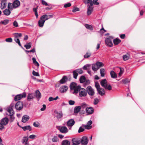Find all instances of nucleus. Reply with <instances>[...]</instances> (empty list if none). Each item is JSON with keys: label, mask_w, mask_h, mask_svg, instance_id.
I'll use <instances>...</instances> for the list:
<instances>
[{"label": "nucleus", "mask_w": 145, "mask_h": 145, "mask_svg": "<svg viewBox=\"0 0 145 145\" xmlns=\"http://www.w3.org/2000/svg\"><path fill=\"white\" fill-rule=\"evenodd\" d=\"M52 17L51 15H48L46 14H44L41 17L40 19L38 21V24L39 26L40 27H42L45 20H47L50 18Z\"/></svg>", "instance_id": "1"}, {"label": "nucleus", "mask_w": 145, "mask_h": 145, "mask_svg": "<svg viewBox=\"0 0 145 145\" xmlns=\"http://www.w3.org/2000/svg\"><path fill=\"white\" fill-rule=\"evenodd\" d=\"M70 88L71 90L73 91L72 93L75 94L79 92L81 88L80 86H77L76 84L74 82H72L71 84Z\"/></svg>", "instance_id": "2"}, {"label": "nucleus", "mask_w": 145, "mask_h": 145, "mask_svg": "<svg viewBox=\"0 0 145 145\" xmlns=\"http://www.w3.org/2000/svg\"><path fill=\"white\" fill-rule=\"evenodd\" d=\"M101 86L104 88L106 89H108L109 90H111L112 89V87L109 84H108L107 83V81L106 79L103 80L101 82Z\"/></svg>", "instance_id": "3"}, {"label": "nucleus", "mask_w": 145, "mask_h": 145, "mask_svg": "<svg viewBox=\"0 0 145 145\" xmlns=\"http://www.w3.org/2000/svg\"><path fill=\"white\" fill-rule=\"evenodd\" d=\"M57 128L61 133H66L68 132V129L64 126H59Z\"/></svg>", "instance_id": "4"}, {"label": "nucleus", "mask_w": 145, "mask_h": 145, "mask_svg": "<svg viewBox=\"0 0 145 145\" xmlns=\"http://www.w3.org/2000/svg\"><path fill=\"white\" fill-rule=\"evenodd\" d=\"M113 39V37L112 36H110L106 38L105 40L106 45L108 46L112 47L113 46V43L112 40Z\"/></svg>", "instance_id": "5"}, {"label": "nucleus", "mask_w": 145, "mask_h": 145, "mask_svg": "<svg viewBox=\"0 0 145 145\" xmlns=\"http://www.w3.org/2000/svg\"><path fill=\"white\" fill-rule=\"evenodd\" d=\"M26 93L24 92L22 94H18L16 96L14 97V100L15 101H17L21 99L22 98L26 97Z\"/></svg>", "instance_id": "6"}, {"label": "nucleus", "mask_w": 145, "mask_h": 145, "mask_svg": "<svg viewBox=\"0 0 145 145\" xmlns=\"http://www.w3.org/2000/svg\"><path fill=\"white\" fill-rule=\"evenodd\" d=\"M86 92H88L89 95L91 96L93 95L95 92L94 89L90 86H88L86 88Z\"/></svg>", "instance_id": "7"}, {"label": "nucleus", "mask_w": 145, "mask_h": 145, "mask_svg": "<svg viewBox=\"0 0 145 145\" xmlns=\"http://www.w3.org/2000/svg\"><path fill=\"white\" fill-rule=\"evenodd\" d=\"M23 104L21 101H18L15 105V108L17 110H20L22 109L23 108Z\"/></svg>", "instance_id": "8"}, {"label": "nucleus", "mask_w": 145, "mask_h": 145, "mask_svg": "<svg viewBox=\"0 0 145 145\" xmlns=\"http://www.w3.org/2000/svg\"><path fill=\"white\" fill-rule=\"evenodd\" d=\"M79 92V95L80 97H85L87 95L86 89L84 88H81Z\"/></svg>", "instance_id": "9"}, {"label": "nucleus", "mask_w": 145, "mask_h": 145, "mask_svg": "<svg viewBox=\"0 0 145 145\" xmlns=\"http://www.w3.org/2000/svg\"><path fill=\"white\" fill-rule=\"evenodd\" d=\"M92 6L93 4L92 3H91V5H88L87 6L88 8L87 13L88 15H90L93 11V7H92Z\"/></svg>", "instance_id": "10"}, {"label": "nucleus", "mask_w": 145, "mask_h": 145, "mask_svg": "<svg viewBox=\"0 0 145 145\" xmlns=\"http://www.w3.org/2000/svg\"><path fill=\"white\" fill-rule=\"evenodd\" d=\"M9 121L8 118L5 117L3 118L0 121V122L4 126L6 125L8 123Z\"/></svg>", "instance_id": "11"}, {"label": "nucleus", "mask_w": 145, "mask_h": 145, "mask_svg": "<svg viewBox=\"0 0 145 145\" xmlns=\"http://www.w3.org/2000/svg\"><path fill=\"white\" fill-rule=\"evenodd\" d=\"M68 89V86L66 85L62 86L59 88V91L61 93L66 92Z\"/></svg>", "instance_id": "12"}, {"label": "nucleus", "mask_w": 145, "mask_h": 145, "mask_svg": "<svg viewBox=\"0 0 145 145\" xmlns=\"http://www.w3.org/2000/svg\"><path fill=\"white\" fill-rule=\"evenodd\" d=\"M80 142L82 145H87L88 142L87 138L86 136L83 137Z\"/></svg>", "instance_id": "13"}, {"label": "nucleus", "mask_w": 145, "mask_h": 145, "mask_svg": "<svg viewBox=\"0 0 145 145\" xmlns=\"http://www.w3.org/2000/svg\"><path fill=\"white\" fill-rule=\"evenodd\" d=\"M72 145H78L80 144L81 142L78 138H74L72 139Z\"/></svg>", "instance_id": "14"}, {"label": "nucleus", "mask_w": 145, "mask_h": 145, "mask_svg": "<svg viewBox=\"0 0 145 145\" xmlns=\"http://www.w3.org/2000/svg\"><path fill=\"white\" fill-rule=\"evenodd\" d=\"M68 79L66 76H63L62 78L59 81V83L60 84H63L66 83L68 81Z\"/></svg>", "instance_id": "15"}, {"label": "nucleus", "mask_w": 145, "mask_h": 145, "mask_svg": "<svg viewBox=\"0 0 145 145\" xmlns=\"http://www.w3.org/2000/svg\"><path fill=\"white\" fill-rule=\"evenodd\" d=\"M0 0L1 1V8L2 9H3L6 7V4H7V0Z\"/></svg>", "instance_id": "16"}, {"label": "nucleus", "mask_w": 145, "mask_h": 145, "mask_svg": "<svg viewBox=\"0 0 145 145\" xmlns=\"http://www.w3.org/2000/svg\"><path fill=\"white\" fill-rule=\"evenodd\" d=\"M20 5V3L19 1L16 0L12 4L13 7L14 8H16Z\"/></svg>", "instance_id": "17"}, {"label": "nucleus", "mask_w": 145, "mask_h": 145, "mask_svg": "<svg viewBox=\"0 0 145 145\" xmlns=\"http://www.w3.org/2000/svg\"><path fill=\"white\" fill-rule=\"evenodd\" d=\"M86 111L87 113L91 114L93 112L94 110L92 107H88L86 108Z\"/></svg>", "instance_id": "18"}, {"label": "nucleus", "mask_w": 145, "mask_h": 145, "mask_svg": "<svg viewBox=\"0 0 145 145\" xmlns=\"http://www.w3.org/2000/svg\"><path fill=\"white\" fill-rule=\"evenodd\" d=\"M92 121L90 120L88 122L86 125H84L85 128L87 129H89L91 128L92 126L91 125L92 124Z\"/></svg>", "instance_id": "19"}, {"label": "nucleus", "mask_w": 145, "mask_h": 145, "mask_svg": "<svg viewBox=\"0 0 145 145\" xmlns=\"http://www.w3.org/2000/svg\"><path fill=\"white\" fill-rule=\"evenodd\" d=\"M75 121L73 119H71L69 120L67 123V125L68 126L71 127L74 124Z\"/></svg>", "instance_id": "20"}, {"label": "nucleus", "mask_w": 145, "mask_h": 145, "mask_svg": "<svg viewBox=\"0 0 145 145\" xmlns=\"http://www.w3.org/2000/svg\"><path fill=\"white\" fill-rule=\"evenodd\" d=\"M29 119V116L25 115L24 116L22 119V121L24 123H25Z\"/></svg>", "instance_id": "21"}, {"label": "nucleus", "mask_w": 145, "mask_h": 145, "mask_svg": "<svg viewBox=\"0 0 145 145\" xmlns=\"http://www.w3.org/2000/svg\"><path fill=\"white\" fill-rule=\"evenodd\" d=\"M35 94L34 93H29L27 96V100L29 101H30L35 97Z\"/></svg>", "instance_id": "22"}, {"label": "nucleus", "mask_w": 145, "mask_h": 145, "mask_svg": "<svg viewBox=\"0 0 145 145\" xmlns=\"http://www.w3.org/2000/svg\"><path fill=\"white\" fill-rule=\"evenodd\" d=\"M99 94L103 96L105 94V92L104 90L102 88H99L97 90Z\"/></svg>", "instance_id": "23"}, {"label": "nucleus", "mask_w": 145, "mask_h": 145, "mask_svg": "<svg viewBox=\"0 0 145 145\" xmlns=\"http://www.w3.org/2000/svg\"><path fill=\"white\" fill-rule=\"evenodd\" d=\"M10 10L7 8L5 9L3 11V12L4 14L6 16L9 15L11 13Z\"/></svg>", "instance_id": "24"}, {"label": "nucleus", "mask_w": 145, "mask_h": 145, "mask_svg": "<svg viewBox=\"0 0 145 145\" xmlns=\"http://www.w3.org/2000/svg\"><path fill=\"white\" fill-rule=\"evenodd\" d=\"M7 111L9 113V116H12L14 114V112L12 108H9L7 109Z\"/></svg>", "instance_id": "25"}, {"label": "nucleus", "mask_w": 145, "mask_h": 145, "mask_svg": "<svg viewBox=\"0 0 145 145\" xmlns=\"http://www.w3.org/2000/svg\"><path fill=\"white\" fill-rule=\"evenodd\" d=\"M81 106H80L75 107L74 109V112L75 113H77L79 112L81 109Z\"/></svg>", "instance_id": "26"}, {"label": "nucleus", "mask_w": 145, "mask_h": 145, "mask_svg": "<svg viewBox=\"0 0 145 145\" xmlns=\"http://www.w3.org/2000/svg\"><path fill=\"white\" fill-rule=\"evenodd\" d=\"M121 42V40L118 38H116L113 40L114 44L115 45H118Z\"/></svg>", "instance_id": "27"}, {"label": "nucleus", "mask_w": 145, "mask_h": 145, "mask_svg": "<svg viewBox=\"0 0 145 145\" xmlns=\"http://www.w3.org/2000/svg\"><path fill=\"white\" fill-rule=\"evenodd\" d=\"M21 128L24 131H25L27 130H29V131H31V127L29 125H27L24 127H21Z\"/></svg>", "instance_id": "28"}, {"label": "nucleus", "mask_w": 145, "mask_h": 145, "mask_svg": "<svg viewBox=\"0 0 145 145\" xmlns=\"http://www.w3.org/2000/svg\"><path fill=\"white\" fill-rule=\"evenodd\" d=\"M110 74L112 78H115L117 77L116 74L113 71H110Z\"/></svg>", "instance_id": "29"}, {"label": "nucleus", "mask_w": 145, "mask_h": 145, "mask_svg": "<svg viewBox=\"0 0 145 145\" xmlns=\"http://www.w3.org/2000/svg\"><path fill=\"white\" fill-rule=\"evenodd\" d=\"M96 65L98 67V69L100 67H103L104 66V64L103 63L99 61H97L96 63Z\"/></svg>", "instance_id": "30"}, {"label": "nucleus", "mask_w": 145, "mask_h": 145, "mask_svg": "<svg viewBox=\"0 0 145 145\" xmlns=\"http://www.w3.org/2000/svg\"><path fill=\"white\" fill-rule=\"evenodd\" d=\"M9 22V20L8 19H6L3 21H1L0 22V24H2L4 25H6Z\"/></svg>", "instance_id": "31"}, {"label": "nucleus", "mask_w": 145, "mask_h": 145, "mask_svg": "<svg viewBox=\"0 0 145 145\" xmlns=\"http://www.w3.org/2000/svg\"><path fill=\"white\" fill-rule=\"evenodd\" d=\"M36 97L39 99L41 98V93L38 90H36L35 91Z\"/></svg>", "instance_id": "32"}, {"label": "nucleus", "mask_w": 145, "mask_h": 145, "mask_svg": "<svg viewBox=\"0 0 145 145\" xmlns=\"http://www.w3.org/2000/svg\"><path fill=\"white\" fill-rule=\"evenodd\" d=\"M28 138L27 137H24L22 140V142L23 144H24V143L28 142Z\"/></svg>", "instance_id": "33"}, {"label": "nucleus", "mask_w": 145, "mask_h": 145, "mask_svg": "<svg viewBox=\"0 0 145 145\" xmlns=\"http://www.w3.org/2000/svg\"><path fill=\"white\" fill-rule=\"evenodd\" d=\"M105 69L103 68H102L100 69V73L101 74V76L102 77H103L105 75Z\"/></svg>", "instance_id": "34"}, {"label": "nucleus", "mask_w": 145, "mask_h": 145, "mask_svg": "<svg viewBox=\"0 0 145 145\" xmlns=\"http://www.w3.org/2000/svg\"><path fill=\"white\" fill-rule=\"evenodd\" d=\"M86 80V78L85 77L83 76H81L80 78V81L81 83H83Z\"/></svg>", "instance_id": "35"}, {"label": "nucleus", "mask_w": 145, "mask_h": 145, "mask_svg": "<svg viewBox=\"0 0 145 145\" xmlns=\"http://www.w3.org/2000/svg\"><path fill=\"white\" fill-rule=\"evenodd\" d=\"M62 144V145H69L70 142L67 140H65L63 141Z\"/></svg>", "instance_id": "36"}, {"label": "nucleus", "mask_w": 145, "mask_h": 145, "mask_svg": "<svg viewBox=\"0 0 145 145\" xmlns=\"http://www.w3.org/2000/svg\"><path fill=\"white\" fill-rule=\"evenodd\" d=\"M31 46V42L27 43L24 45V47L27 49H28L30 48Z\"/></svg>", "instance_id": "37"}, {"label": "nucleus", "mask_w": 145, "mask_h": 145, "mask_svg": "<svg viewBox=\"0 0 145 145\" xmlns=\"http://www.w3.org/2000/svg\"><path fill=\"white\" fill-rule=\"evenodd\" d=\"M85 26L86 28L88 29H89L91 30H92L93 29L92 27L90 25L86 24H85Z\"/></svg>", "instance_id": "38"}, {"label": "nucleus", "mask_w": 145, "mask_h": 145, "mask_svg": "<svg viewBox=\"0 0 145 145\" xmlns=\"http://www.w3.org/2000/svg\"><path fill=\"white\" fill-rule=\"evenodd\" d=\"M73 78L76 79L78 76V74L75 70H74L73 72Z\"/></svg>", "instance_id": "39"}, {"label": "nucleus", "mask_w": 145, "mask_h": 145, "mask_svg": "<svg viewBox=\"0 0 145 145\" xmlns=\"http://www.w3.org/2000/svg\"><path fill=\"white\" fill-rule=\"evenodd\" d=\"M32 60L34 64L36 66L38 67L39 65V63L36 61V59L34 57L32 58Z\"/></svg>", "instance_id": "40"}, {"label": "nucleus", "mask_w": 145, "mask_h": 145, "mask_svg": "<svg viewBox=\"0 0 145 145\" xmlns=\"http://www.w3.org/2000/svg\"><path fill=\"white\" fill-rule=\"evenodd\" d=\"M123 59L124 61H126L129 59V56L128 54L124 55L123 56Z\"/></svg>", "instance_id": "41"}, {"label": "nucleus", "mask_w": 145, "mask_h": 145, "mask_svg": "<svg viewBox=\"0 0 145 145\" xmlns=\"http://www.w3.org/2000/svg\"><path fill=\"white\" fill-rule=\"evenodd\" d=\"M58 98V96H56L55 98H53L52 97H50L48 99L49 101H51L53 100H56Z\"/></svg>", "instance_id": "42"}, {"label": "nucleus", "mask_w": 145, "mask_h": 145, "mask_svg": "<svg viewBox=\"0 0 145 145\" xmlns=\"http://www.w3.org/2000/svg\"><path fill=\"white\" fill-rule=\"evenodd\" d=\"M90 65L86 64L83 67V69L84 70H89L90 69L89 67Z\"/></svg>", "instance_id": "43"}, {"label": "nucleus", "mask_w": 145, "mask_h": 145, "mask_svg": "<svg viewBox=\"0 0 145 145\" xmlns=\"http://www.w3.org/2000/svg\"><path fill=\"white\" fill-rule=\"evenodd\" d=\"M14 39L15 42L18 43L20 46H22L19 39L15 38Z\"/></svg>", "instance_id": "44"}, {"label": "nucleus", "mask_w": 145, "mask_h": 145, "mask_svg": "<svg viewBox=\"0 0 145 145\" xmlns=\"http://www.w3.org/2000/svg\"><path fill=\"white\" fill-rule=\"evenodd\" d=\"M83 86L84 87H85L86 86L90 84V82L89 80H85L84 82Z\"/></svg>", "instance_id": "45"}, {"label": "nucleus", "mask_w": 145, "mask_h": 145, "mask_svg": "<svg viewBox=\"0 0 145 145\" xmlns=\"http://www.w3.org/2000/svg\"><path fill=\"white\" fill-rule=\"evenodd\" d=\"M96 64H93L92 65V69L95 71H97L98 69L97 67H96Z\"/></svg>", "instance_id": "46"}, {"label": "nucleus", "mask_w": 145, "mask_h": 145, "mask_svg": "<svg viewBox=\"0 0 145 145\" xmlns=\"http://www.w3.org/2000/svg\"><path fill=\"white\" fill-rule=\"evenodd\" d=\"M14 37L17 38L18 37H20L22 36V34L21 33H14Z\"/></svg>", "instance_id": "47"}, {"label": "nucleus", "mask_w": 145, "mask_h": 145, "mask_svg": "<svg viewBox=\"0 0 145 145\" xmlns=\"http://www.w3.org/2000/svg\"><path fill=\"white\" fill-rule=\"evenodd\" d=\"M98 0H93L92 1H91L90 3V5H91V3H92L93 4H93L95 5H98L99 4V3L97 2V1Z\"/></svg>", "instance_id": "48"}, {"label": "nucleus", "mask_w": 145, "mask_h": 145, "mask_svg": "<svg viewBox=\"0 0 145 145\" xmlns=\"http://www.w3.org/2000/svg\"><path fill=\"white\" fill-rule=\"evenodd\" d=\"M12 4L11 3H8V9L10 10H12L13 9V7H12Z\"/></svg>", "instance_id": "49"}, {"label": "nucleus", "mask_w": 145, "mask_h": 145, "mask_svg": "<svg viewBox=\"0 0 145 145\" xmlns=\"http://www.w3.org/2000/svg\"><path fill=\"white\" fill-rule=\"evenodd\" d=\"M91 55V53L87 52L86 54L84 56V57L85 58H88Z\"/></svg>", "instance_id": "50"}, {"label": "nucleus", "mask_w": 145, "mask_h": 145, "mask_svg": "<svg viewBox=\"0 0 145 145\" xmlns=\"http://www.w3.org/2000/svg\"><path fill=\"white\" fill-rule=\"evenodd\" d=\"M75 70L79 74H81L83 73V71L81 69H79Z\"/></svg>", "instance_id": "51"}, {"label": "nucleus", "mask_w": 145, "mask_h": 145, "mask_svg": "<svg viewBox=\"0 0 145 145\" xmlns=\"http://www.w3.org/2000/svg\"><path fill=\"white\" fill-rule=\"evenodd\" d=\"M52 140L53 142H57L58 140V139L57 137L56 136L54 137L52 139Z\"/></svg>", "instance_id": "52"}, {"label": "nucleus", "mask_w": 145, "mask_h": 145, "mask_svg": "<svg viewBox=\"0 0 145 145\" xmlns=\"http://www.w3.org/2000/svg\"><path fill=\"white\" fill-rule=\"evenodd\" d=\"M32 74L33 75L35 76H39V73L35 71H33Z\"/></svg>", "instance_id": "53"}, {"label": "nucleus", "mask_w": 145, "mask_h": 145, "mask_svg": "<svg viewBox=\"0 0 145 145\" xmlns=\"http://www.w3.org/2000/svg\"><path fill=\"white\" fill-rule=\"evenodd\" d=\"M62 115L63 114L61 112L60 113H57V117L58 118H60L62 117Z\"/></svg>", "instance_id": "54"}, {"label": "nucleus", "mask_w": 145, "mask_h": 145, "mask_svg": "<svg viewBox=\"0 0 145 145\" xmlns=\"http://www.w3.org/2000/svg\"><path fill=\"white\" fill-rule=\"evenodd\" d=\"M5 41L7 42H12V40L11 38H8L6 39Z\"/></svg>", "instance_id": "55"}, {"label": "nucleus", "mask_w": 145, "mask_h": 145, "mask_svg": "<svg viewBox=\"0 0 145 145\" xmlns=\"http://www.w3.org/2000/svg\"><path fill=\"white\" fill-rule=\"evenodd\" d=\"M84 130V129L80 127L78 130V132L80 133L81 132H83Z\"/></svg>", "instance_id": "56"}, {"label": "nucleus", "mask_w": 145, "mask_h": 145, "mask_svg": "<svg viewBox=\"0 0 145 145\" xmlns=\"http://www.w3.org/2000/svg\"><path fill=\"white\" fill-rule=\"evenodd\" d=\"M122 82L124 84H127L128 82L127 79H125L122 80Z\"/></svg>", "instance_id": "57"}, {"label": "nucleus", "mask_w": 145, "mask_h": 145, "mask_svg": "<svg viewBox=\"0 0 145 145\" xmlns=\"http://www.w3.org/2000/svg\"><path fill=\"white\" fill-rule=\"evenodd\" d=\"M95 86L97 90L100 88L99 85L98 83H95Z\"/></svg>", "instance_id": "58"}, {"label": "nucleus", "mask_w": 145, "mask_h": 145, "mask_svg": "<svg viewBox=\"0 0 145 145\" xmlns=\"http://www.w3.org/2000/svg\"><path fill=\"white\" fill-rule=\"evenodd\" d=\"M120 72L119 73V76H120L123 73V69L121 68H120Z\"/></svg>", "instance_id": "59"}, {"label": "nucleus", "mask_w": 145, "mask_h": 145, "mask_svg": "<svg viewBox=\"0 0 145 145\" xmlns=\"http://www.w3.org/2000/svg\"><path fill=\"white\" fill-rule=\"evenodd\" d=\"M69 103L70 105H73L74 104L75 102L72 100H70L69 101Z\"/></svg>", "instance_id": "60"}, {"label": "nucleus", "mask_w": 145, "mask_h": 145, "mask_svg": "<svg viewBox=\"0 0 145 145\" xmlns=\"http://www.w3.org/2000/svg\"><path fill=\"white\" fill-rule=\"evenodd\" d=\"M13 25L15 27H18V24L17 22L16 21H14L13 23Z\"/></svg>", "instance_id": "61"}, {"label": "nucleus", "mask_w": 145, "mask_h": 145, "mask_svg": "<svg viewBox=\"0 0 145 145\" xmlns=\"http://www.w3.org/2000/svg\"><path fill=\"white\" fill-rule=\"evenodd\" d=\"M71 4L70 3H68L66 4H65L64 5V7L65 8H67L68 7H70L71 6Z\"/></svg>", "instance_id": "62"}, {"label": "nucleus", "mask_w": 145, "mask_h": 145, "mask_svg": "<svg viewBox=\"0 0 145 145\" xmlns=\"http://www.w3.org/2000/svg\"><path fill=\"white\" fill-rule=\"evenodd\" d=\"M99 102V100L97 98H95L94 99V104L95 105L97 104Z\"/></svg>", "instance_id": "63"}, {"label": "nucleus", "mask_w": 145, "mask_h": 145, "mask_svg": "<svg viewBox=\"0 0 145 145\" xmlns=\"http://www.w3.org/2000/svg\"><path fill=\"white\" fill-rule=\"evenodd\" d=\"M33 125L35 127H38L39 126V124L38 122H34Z\"/></svg>", "instance_id": "64"}]
</instances>
